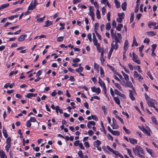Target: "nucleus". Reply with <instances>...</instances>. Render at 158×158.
I'll use <instances>...</instances> for the list:
<instances>
[{"mask_svg":"<svg viewBox=\"0 0 158 158\" xmlns=\"http://www.w3.org/2000/svg\"><path fill=\"white\" fill-rule=\"evenodd\" d=\"M132 150L133 152L136 155H137L138 154L141 153L143 155H145V153L143 151V150L142 148L138 145L136 146L135 148H132Z\"/></svg>","mask_w":158,"mask_h":158,"instance_id":"1","label":"nucleus"},{"mask_svg":"<svg viewBox=\"0 0 158 158\" xmlns=\"http://www.w3.org/2000/svg\"><path fill=\"white\" fill-rule=\"evenodd\" d=\"M147 104L149 106L152 107L155 109L156 107L155 106V104H157V102L154 99H151L147 101Z\"/></svg>","mask_w":158,"mask_h":158,"instance_id":"2","label":"nucleus"},{"mask_svg":"<svg viewBox=\"0 0 158 158\" xmlns=\"http://www.w3.org/2000/svg\"><path fill=\"white\" fill-rule=\"evenodd\" d=\"M132 55L133 56L132 60L133 61L138 64H140L141 62L140 60L139 59H138V56L134 52L132 53Z\"/></svg>","mask_w":158,"mask_h":158,"instance_id":"3","label":"nucleus"},{"mask_svg":"<svg viewBox=\"0 0 158 158\" xmlns=\"http://www.w3.org/2000/svg\"><path fill=\"white\" fill-rule=\"evenodd\" d=\"M134 77L135 79L138 78L139 81H140L141 80L143 79V77L141 75L138 74L137 71H134Z\"/></svg>","mask_w":158,"mask_h":158,"instance_id":"4","label":"nucleus"},{"mask_svg":"<svg viewBox=\"0 0 158 158\" xmlns=\"http://www.w3.org/2000/svg\"><path fill=\"white\" fill-rule=\"evenodd\" d=\"M91 90L93 92H96L97 94H99L100 93V89L98 87L97 88L94 86L91 88Z\"/></svg>","mask_w":158,"mask_h":158,"instance_id":"5","label":"nucleus"},{"mask_svg":"<svg viewBox=\"0 0 158 158\" xmlns=\"http://www.w3.org/2000/svg\"><path fill=\"white\" fill-rule=\"evenodd\" d=\"M27 36L26 34H24L21 35L20 37L18 38V41H22L24 40V39Z\"/></svg>","mask_w":158,"mask_h":158,"instance_id":"6","label":"nucleus"},{"mask_svg":"<svg viewBox=\"0 0 158 158\" xmlns=\"http://www.w3.org/2000/svg\"><path fill=\"white\" fill-rule=\"evenodd\" d=\"M113 50V43L111 44V46L109 52V53L108 55V59L110 58V56L112 53V52Z\"/></svg>","mask_w":158,"mask_h":158,"instance_id":"7","label":"nucleus"},{"mask_svg":"<svg viewBox=\"0 0 158 158\" xmlns=\"http://www.w3.org/2000/svg\"><path fill=\"white\" fill-rule=\"evenodd\" d=\"M140 0H137L136 1V3L137 5L136 6V7L135 9V13H137L138 12L139 10V2Z\"/></svg>","mask_w":158,"mask_h":158,"instance_id":"8","label":"nucleus"},{"mask_svg":"<svg viewBox=\"0 0 158 158\" xmlns=\"http://www.w3.org/2000/svg\"><path fill=\"white\" fill-rule=\"evenodd\" d=\"M94 145L96 147L98 148V147L101 144V142L99 140H97L94 142Z\"/></svg>","mask_w":158,"mask_h":158,"instance_id":"9","label":"nucleus"},{"mask_svg":"<svg viewBox=\"0 0 158 158\" xmlns=\"http://www.w3.org/2000/svg\"><path fill=\"white\" fill-rule=\"evenodd\" d=\"M36 6V5H34L32 3L30 5L28 6L27 8L28 10H32L35 9Z\"/></svg>","mask_w":158,"mask_h":158,"instance_id":"10","label":"nucleus"},{"mask_svg":"<svg viewBox=\"0 0 158 158\" xmlns=\"http://www.w3.org/2000/svg\"><path fill=\"white\" fill-rule=\"evenodd\" d=\"M130 92L129 97L131 99L132 101H135V98L134 97L133 94V91L131 90H129Z\"/></svg>","mask_w":158,"mask_h":158,"instance_id":"11","label":"nucleus"},{"mask_svg":"<svg viewBox=\"0 0 158 158\" xmlns=\"http://www.w3.org/2000/svg\"><path fill=\"white\" fill-rule=\"evenodd\" d=\"M130 142L133 144H136L137 143V140L136 139H134L129 138Z\"/></svg>","mask_w":158,"mask_h":158,"instance_id":"12","label":"nucleus"},{"mask_svg":"<svg viewBox=\"0 0 158 158\" xmlns=\"http://www.w3.org/2000/svg\"><path fill=\"white\" fill-rule=\"evenodd\" d=\"M128 42L127 40H126L125 42V44L124 46V49L125 51H126L128 48Z\"/></svg>","mask_w":158,"mask_h":158,"instance_id":"13","label":"nucleus"},{"mask_svg":"<svg viewBox=\"0 0 158 158\" xmlns=\"http://www.w3.org/2000/svg\"><path fill=\"white\" fill-rule=\"evenodd\" d=\"M125 87H128L130 88L133 87L132 83L130 81H127L126 84L125 85Z\"/></svg>","mask_w":158,"mask_h":158,"instance_id":"14","label":"nucleus"},{"mask_svg":"<svg viewBox=\"0 0 158 158\" xmlns=\"http://www.w3.org/2000/svg\"><path fill=\"white\" fill-rule=\"evenodd\" d=\"M9 6V3H7L5 4H2L1 5L0 7V10L2 9L5 8Z\"/></svg>","mask_w":158,"mask_h":158,"instance_id":"15","label":"nucleus"},{"mask_svg":"<svg viewBox=\"0 0 158 158\" xmlns=\"http://www.w3.org/2000/svg\"><path fill=\"white\" fill-rule=\"evenodd\" d=\"M143 132L144 134H147L148 136L150 135V133L143 126Z\"/></svg>","mask_w":158,"mask_h":158,"instance_id":"16","label":"nucleus"},{"mask_svg":"<svg viewBox=\"0 0 158 158\" xmlns=\"http://www.w3.org/2000/svg\"><path fill=\"white\" fill-rule=\"evenodd\" d=\"M6 145L11 146V138L10 137L7 138L6 140Z\"/></svg>","mask_w":158,"mask_h":158,"instance_id":"17","label":"nucleus"},{"mask_svg":"<svg viewBox=\"0 0 158 158\" xmlns=\"http://www.w3.org/2000/svg\"><path fill=\"white\" fill-rule=\"evenodd\" d=\"M3 135L4 137L5 138H7L8 137V135L7 132L6 130L4 128V127H3Z\"/></svg>","mask_w":158,"mask_h":158,"instance_id":"18","label":"nucleus"},{"mask_svg":"<svg viewBox=\"0 0 158 158\" xmlns=\"http://www.w3.org/2000/svg\"><path fill=\"white\" fill-rule=\"evenodd\" d=\"M89 15L91 17L93 16H95L94 13L93 11V10L91 6L89 7Z\"/></svg>","mask_w":158,"mask_h":158,"instance_id":"19","label":"nucleus"},{"mask_svg":"<svg viewBox=\"0 0 158 158\" xmlns=\"http://www.w3.org/2000/svg\"><path fill=\"white\" fill-rule=\"evenodd\" d=\"M112 135H120V132L118 131H113L111 133Z\"/></svg>","mask_w":158,"mask_h":158,"instance_id":"20","label":"nucleus"},{"mask_svg":"<svg viewBox=\"0 0 158 158\" xmlns=\"http://www.w3.org/2000/svg\"><path fill=\"white\" fill-rule=\"evenodd\" d=\"M123 27V25L122 24H118V26L116 27L117 30L120 31L122 28Z\"/></svg>","mask_w":158,"mask_h":158,"instance_id":"21","label":"nucleus"},{"mask_svg":"<svg viewBox=\"0 0 158 158\" xmlns=\"http://www.w3.org/2000/svg\"><path fill=\"white\" fill-rule=\"evenodd\" d=\"M114 100L117 104L119 105L120 104V100L118 98L114 97Z\"/></svg>","mask_w":158,"mask_h":158,"instance_id":"22","label":"nucleus"},{"mask_svg":"<svg viewBox=\"0 0 158 158\" xmlns=\"http://www.w3.org/2000/svg\"><path fill=\"white\" fill-rule=\"evenodd\" d=\"M0 156L1 158H7L6 155L2 150L1 153L0 154Z\"/></svg>","mask_w":158,"mask_h":158,"instance_id":"23","label":"nucleus"},{"mask_svg":"<svg viewBox=\"0 0 158 158\" xmlns=\"http://www.w3.org/2000/svg\"><path fill=\"white\" fill-rule=\"evenodd\" d=\"M151 118L152 121L155 124L158 125V123L157 122L156 119L154 116L152 117Z\"/></svg>","mask_w":158,"mask_h":158,"instance_id":"24","label":"nucleus"},{"mask_svg":"<svg viewBox=\"0 0 158 158\" xmlns=\"http://www.w3.org/2000/svg\"><path fill=\"white\" fill-rule=\"evenodd\" d=\"M83 68L81 66L79 68L76 69L75 71L78 73L82 72L83 70Z\"/></svg>","mask_w":158,"mask_h":158,"instance_id":"25","label":"nucleus"},{"mask_svg":"<svg viewBox=\"0 0 158 158\" xmlns=\"http://www.w3.org/2000/svg\"><path fill=\"white\" fill-rule=\"evenodd\" d=\"M96 15L97 18L98 19H100L101 18V15L100 11L98 9H97V10Z\"/></svg>","mask_w":158,"mask_h":158,"instance_id":"26","label":"nucleus"},{"mask_svg":"<svg viewBox=\"0 0 158 158\" xmlns=\"http://www.w3.org/2000/svg\"><path fill=\"white\" fill-rule=\"evenodd\" d=\"M52 22L49 21V20H47L45 22V25L44 26V27H47L50 26L52 24Z\"/></svg>","mask_w":158,"mask_h":158,"instance_id":"27","label":"nucleus"},{"mask_svg":"<svg viewBox=\"0 0 158 158\" xmlns=\"http://www.w3.org/2000/svg\"><path fill=\"white\" fill-rule=\"evenodd\" d=\"M122 8L123 10H126L127 8V3L126 2L123 3L122 5Z\"/></svg>","mask_w":158,"mask_h":158,"instance_id":"28","label":"nucleus"},{"mask_svg":"<svg viewBox=\"0 0 158 158\" xmlns=\"http://www.w3.org/2000/svg\"><path fill=\"white\" fill-rule=\"evenodd\" d=\"M114 2L117 8H119L120 7V5L119 2L117 0H114Z\"/></svg>","mask_w":158,"mask_h":158,"instance_id":"29","label":"nucleus"},{"mask_svg":"<svg viewBox=\"0 0 158 158\" xmlns=\"http://www.w3.org/2000/svg\"><path fill=\"white\" fill-rule=\"evenodd\" d=\"M93 41L94 45L96 46V47L97 46H99L100 44L98 43V41L96 39H93Z\"/></svg>","mask_w":158,"mask_h":158,"instance_id":"30","label":"nucleus"},{"mask_svg":"<svg viewBox=\"0 0 158 158\" xmlns=\"http://www.w3.org/2000/svg\"><path fill=\"white\" fill-rule=\"evenodd\" d=\"M78 154L80 158H84V155L81 151H79L78 152Z\"/></svg>","mask_w":158,"mask_h":158,"instance_id":"31","label":"nucleus"},{"mask_svg":"<svg viewBox=\"0 0 158 158\" xmlns=\"http://www.w3.org/2000/svg\"><path fill=\"white\" fill-rule=\"evenodd\" d=\"M38 16L37 15L36 17V18H37V22H40V23H41V22H43V20H44V18L45 17V16H44L43 18H38Z\"/></svg>","mask_w":158,"mask_h":158,"instance_id":"32","label":"nucleus"},{"mask_svg":"<svg viewBox=\"0 0 158 158\" xmlns=\"http://www.w3.org/2000/svg\"><path fill=\"white\" fill-rule=\"evenodd\" d=\"M111 28L110 24L109 22L106 23V30H110Z\"/></svg>","mask_w":158,"mask_h":158,"instance_id":"33","label":"nucleus"},{"mask_svg":"<svg viewBox=\"0 0 158 158\" xmlns=\"http://www.w3.org/2000/svg\"><path fill=\"white\" fill-rule=\"evenodd\" d=\"M126 149L127 150L129 156L132 158H134V156L132 154L130 150L128 148H126Z\"/></svg>","mask_w":158,"mask_h":158,"instance_id":"34","label":"nucleus"},{"mask_svg":"<svg viewBox=\"0 0 158 158\" xmlns=\"http://www.w3.org/2000/svg\"><path fill=\"white\" fill-rule=\"evenodd\" d=\"M148 35L150 36H154L156 35V33L153 31H148Z\"/></svg>","mask_w":158,"mask_h":158,"instance_id":"35","label":"nucleus"},{"mask_svg":"<svg viewBox=\"0 0 158 158\" xmlns=\"http://www.w3.org/2000/svg\"><path fill=\"white\" fill-rule=\"evenodd\" d=\"M114 40L115 41V43H120V41L119 38L116 35H114Z\"/></svg>","mask_w":158,"mask_h":158,"instance_id":"36","label":"nucleus"},{"mask_svg":"<svg viewBox=\"0 0 158 158\" xmlns=\"http://www.w3.org/2000/svg\"><path fill=\"white\" fill-rule=\"evenodd\" d=\"M146 150L147 151V152L152 157H154L152 155V150L151 149H148V148H146Z\"/></svg>","mask_w":158,"mask_h":158,"instance_id":"37","label":"nucleus"},{"mask_svg":"<svg viewBox=\"0 0 158 158\" xmlns=\"http://www.w3.org/2000/svg\"><path fill=\"white\" fill-rule=\"evenodd\" d=\"M100 73L101 76L102 77H104V71L103 70L102 68L101 67L100 68Z\"/></svg>","mask_w":158,"mask_h":158,"instance_id":"38","label":"nucleus"},{"mask_svg":"<svg viewBox=\"0 0 158 158\" xmlns=\"http://www.w3.org/2000/svg\"><path fill=\"white\" fill-rule=\"evenodd\" d=\"M94 68L95 69H96V71H97L98 72L99 71V66L96 63H94Z\"/></svg>","mask_w":158,"mask_h":158,"instance_id":"39","label":"nucleus"},{"mask_svg":"<svg viewBox=\"0 0 158 158\" xmlns=\"http://www.w3.org/2000/svg\"><path fill=\"white\" fill-rule=\"evenodd\" d=\"M123 129L125 131V132L127 134H129L131 132L130 131L128 130V129H127L124 126L123 127Z\"/></svg>","mask_w":158,"mask_h":158,"instance_id":"40","label":"nucleus"},{"mask_svg":"<svg viewBox=\"0 0 158 158\" xmlns=\"http://www.w3.org/2000/svg\"><path fill=\"white\" fill-rule=\"evenodd\" d=\"M98 83L102 87H103V88L104 87V86H106L105 83L102 81H99Z\"/></svg>","mask_w":158,"mask_h":158,"instance_id":"41","label":"nucleus"},{"mask_svg":"<svg viewBox=\"0 0 158 158\" xmlns=\"http://www.w3.org/2000/svg\"><path fill=\"white\" fill-rule=\"evenodd\" d=\"M123 19V17L120 18V17H119V18L118 17L116 19V21L117 22L121 23L122 22Z\"/></svg>","mask_w":158,"mask_h":158,"instance_id":"42","label":"nucleus"},{"mask_svg":"<svg viewBox=\"0 0 158 158\" xmlns=\"http://www.w3.org/2000/svg\"><path fill=\"white\" fill-rule=\"evenodd\" d=\"M133 44H135V45L136 46H137L138 45V44L136 42V38L135 36H134L133 38Z\"/></svg>","mask_w":158,"mask_h":158,"instance_id":"43","label":"nucleus"},{"mask_svg":"<svg viewBox=\"0 0 158 158\" xmlns=\"http://www.w3.org/2000/svg\"><path fill=\"white\" fill-rule=\"evenodd\" d=\"M147 74L149 76V78L152 80H153V77H152L151 74V73H150V72L149 71H148L147 72Z\"/></svg>","mask_w":158,"mask_h":158,"instance_id":"44","label":"nucleus"},{"mask_svg":"<svg viewBox=\"0 0 158 158\" xmlns=\"http://www.w3.org/2000/svg\"><path fill=\"white\" fill-rule=\"evenodd\" d=\"M116 124L111 125V126L112 127L113 129H116L118 128V126L116 125Z\"/></svg>","mask_w":158,"mask_h":158,"instance_id":"45","label":"nucleus"},{"mask_svg":"<svg viewBox=\"0 0 158 158\" xmlns=\"http://www.w3.org/2000/svg\"><path fill=\"white\" fill-rule=\"evenodd\" d=\"M124 15L125 14L123 12H122L121 14H120L119 13H118V16L119 18V16L120 17V18H122L123 17V19L124 18Z\"/></svg>","mask_w":158,"mask_h":158,"instance_id":"46","label":"nucleus"},{"mask_svg":"<svg viewBox=\"0 0 158 158\" xmlns=\"http://www.w3.org/2000/svg\"><path fill=\"white\" fill-rule=\"evenodd\" d=\"M25 97L27 98H30L31 97H33L32 93H28L26 95Z\"/></svg>","mask_w":158,"mask_h":158,"instance_id":"47","label":"nucleus"},{"mask_svg":"<svg viewBox=\"0 0 158 158\" xmlns=\"http://www.w3.org/2000/svg\"><path fill=\"white\" fill-rule=\"evenodd\" d=\"M91 117H92V118L95 121H98V117L96 116V115H91Z\"/></svg>","mask_w":158,"mask_h":158,"instance_id":"48","label":"nucleus"},{"mask_svg":"<svg viewBox=\"0 0 158 158\" xmlns=\"http://www.w3.org/2000/svg\"><path fill=\"white\" fill-rule=\"evenodd\" d=\"M72 61L74 63H77L80 61V59L78 58H76L75 59H73Z\"/></svg>","mask_w":158,"mask_h":158,"instance_id":"49","label":"nucleus"},{"mask_svg":"<svg viewBox=\"0 0 158 158\" xmlns=\"http://www.w3.org/2000/svg\"><path fill=\"white\" fill-rule=\"evenodd\" d=\"M30 121L31 122H37L38 123L37 121L36 118L35 117H32L30 118Z\"/></svg>","mask_w":158,"mask_h":158,"instance_id":"50","label":"nucleus"},{"mask_svg":"<svg viewBox=\"0 0 158 158\" xmlns=\"http://www.w3.org/2000/svg\"><path fill=\"white\" fill-rule=\"evenodd\" d=\"M27 126L28 127H30L31 126V123L30 122V120H28L26 123Z\"/></svg>","mask_w":158,"mask_h":158,"instance_id":"51","label":"nucleus"},{"mask_svg":"<svg viewBox=\"0 0 158 158\" xmlns=\"http://www.w3.org/2000/svg\"><path fill=\"white\" fill-rule=\"evenodd\" d=\"M103 92L105 94V95L106 97H108V96L106 94L107 90L106 88V86H104V87L103 88Z\"/></svg>","mask_w":158,"mask_h":158,"instance_id":"52","label":"nucleus"},{"mask_svg":"<svg viewBox=\"0 0 158 158\" xmlns=\"http://www.w3.org/2000/svg\"><path fill=\"white\" fill-rule=\"evenodd\" d=\"M144 43H146L147 44H148L150 42V40L148 38H146L144 40Z\"/></svg>","mask_w":158,"mask_h":158,"instance_id":"53","label":"nucleus"},{"mask_svg":"<svg viewBox=\"0 0 158 158\" xmlns=\"http://www.w3.org/2000/svg\"><path fill=\"white\" fill-rule=\"evenodd\" d=\"M118 47V45L117 43H115V44H113V49L117 50Z\"/></svg>","mask_w":158,"mask_h":158,"instance_id":"54","label":"nucleus"},{"mask_svg":"<svg viewBox=\"0 0 158 158\" xmlns=\"http://www.w3.org/2000/svg\"><path fill=\"white\" fill-rule=\"evenodd\" d=\"M64 39L63 36H60L57 38V41L59 42H61L63 41Z\"/></svg>","mask_w":158,"mask_h":158,"instance_id":"55","label":"nucleus"},{"mask_svg":"<svg viewBox=\"0 0 158 158\" xmlns=\"http://www.w3.org/2000/svg\"><path fill=\"white\" fill-rule=\"evenodd\" d=\"M114 93L115 94L118 95L119 96L121 94V93L117 89H115L114 90Z\"/></svg>","mask_w":158,"mask_h":158,"instance_id":"56","label":"nucleus"},{"mask_svg":"<svg viewBox=\"0 0 158 158\" xmlns=\"http://www.w3.org/2000/svg\"><path fill=\"white\" fill-rule=\"evenodd\" d=\"M124 77L125 80L127 81H129V76L128 75H127L126 74H124Z\"/></svg>","mask_w":158,"mask_h":158,"instance_id":"57","label":"nucleus"},{"mask_svg":"<svg viewBox=\"0 0 158 158\" xmlns=\"http://www.w3.org/2000/svg\"><path fill=\"white\" fill-rule=\"evenodd\" d=\"M112 153L114 154L116 156H118V155H119L120 153L116 151H114V152H112Z\"/></svg>","mask_w":158,"mask_h":158,"instance_id":"58","label":"nucleus"},{"mask_svg":"<svg viewBox=\"0 0 158 158\" xmlns=\"http://www.w3.org/2000/svg\"><path fill=\"white\" fill-rule=\"evenodd\" d=\"M80 141L77 140L75 141L74 143V145L75 146H77L80 144Z\"/></svg>","mask_w":158,"mask_h":158,"instance_id":"59","label":"nucleus"},{"mask_svg":"<svg viewBox=\"0 0 158 158\" xmlns=\"http://www.w3.org/2000/svg\"><path fill=\"white\" fill-rule=\"evenodd\" d=\"M146 100L148 101L152 98H150L146 93L144 94Z\"/></svg>","mask_w":158,"mask_h":158,"instance_id":"60","label":"nucleus"},{"mask_svg":"<svg viewBox=\"0 0 158 158\" xmlns=\"http://www.w3.org/2000/svg\"><path fill=\"white\" fill-rule=\"evenodd\" d=\"M102 108L104 113H106V110H107V107H106V106H102Z\"/></svg>","mask_w":158,"mask_h":158,"instance_id":"61","label":"nucleus"},{"mask_svg":"<svg viewBox=\"0 0 158 158\" xmlns=\"http://www.w3.org/2000/svg\"><path fill=\"white\" fill-rule=\"evenodd\" d=\"M88 123L90 125L94 126L95 125V123L94 121H90L88 122Z\"/></svg>","mask_w":158,"mask_h":158,"instance_id":"62","label":"nucleus"},{"mask_svg":"<svg viewBox=\"0 0 158 158\" xmlns=\"http://www.w3.org/2000/svg\"><path fill=\"white\" fill-rule=\"evenodd\" d=\"M93 3H94V6H95V7L96 8H97V9H98L99 8V6L98 4V3L96 2H93Z\"/></svg>","mask_w":158,"mask_h":158,"instance_id":"63","label":"nucleus"},{"mask_svg":"<svg viewBox=\"0 0 158 158\" xmlns=\"http://www.w3.org/2000/svg\"><path fill=\"white\" fill-rule=\"evenodd\" d=\"M88 134L90 136H91L94 134V133L92 130H89L88 131Z\"/></svg>","mask_w":158,"mask_h":158,"instance_id":"64","label":"nucleus"}]
</instances>
